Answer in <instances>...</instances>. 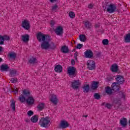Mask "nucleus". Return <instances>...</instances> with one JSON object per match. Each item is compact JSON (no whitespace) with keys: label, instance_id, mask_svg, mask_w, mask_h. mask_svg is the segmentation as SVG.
Segmentation results:
<instances>
[{"label":"nucleus","instance_id":"052dcab7","mask_svg":"<svg viewBox=\"0 0 130 130\" xmlns=\"http://www.w3.org/2000/svg\"><path fill=\"white\" fill-rule=\"evenodd\" d=\"M85 116L86 117H88V115H85V116Z\"/></svg>","mask_w":130,"mask_h":130},{"label":"nucleus","instance_id":"5701e85b","mask_svg":"<svg viewBox=\"0 0 130 130\" xmlns=\"http://www.w3.org/2000/svg\"><path fill=\"white\" fill-rule=\"evenodd\" d=\"M54 71L55 72H56V73H61V72H62V66H61L60 64L56 66Z\"/></svg>","mask_w":130,"mask_h":130},{"label":"nucleus","instance_id":"9b49d317","mask_svg":"<svg viewBox=\"0 0 130 130\" xmlns=\"http://www.w3.org/2000/svg\"><path fill=\"white\" fill-rule=\"evenodd\" d=\"M11 39L10 37L8 36H2L0 35V45H4L5 44V40L9 41Z\"/></svg>","mask_w":130,"mask_h":130},{"label":"nucleus","instance_id":"f257e3e1","mask_svg":"<svg viewBox=\"0 0 130 130\" xmlns=\"http://www.w3.org/2000/svg\"><path fill=\"white\" fill-rule=\"evenodd\" d=\"M37 39L41 44V48L47 44L48 41H50V37L48 35H45L41 32H38L36 35Z\"/></svg>","mask_w":130,"mask_h":130},{"label":"nucleus","instance_id":"c756f323","mask_svg":"<svg viewBox=\"0 0 130 130\" xmlns=\"http://www.w3.org/2000/svg\"><path fill=\"white\" fill-rule=\"evenodd\" d=\"M79 39L82 42H85L87 40V37L85 35H80L79 36Z\"/></svg>","mask_w":130,"mask_h":130},{"label":"nucleus","instance_id":"72a5a7b5","mask_svg":"<svg viewBox=\"0 0 130 130\" xmlns=\"http://www.w3.org/2000/svg\"><path fill=\"white\" fill-rule=\"evenodd\" d=\"M17 75V70H13L10 71V73L9 74L10 77H16Z\"/></svg>","mask_w":130,"mask_h":130},{"label":"nucleus","instance_id":"de8ad7c7","mask_svg":"<svg viewBox=\"0 0 130 130\" xmlns=\"http://www.w3.org/2000/svg\"><path fill=\"white\" fill-rule=\"evenodd\" d=\"M11 81L13 83H17V82H18V79L17 78H11Z\"/></svg>","mask_w":130,"mask_h":130},{"label":"nucleus","instance_id":"6e6d98bb","mask_svg":"<svg viewBox=\"0 0 130 130\" xmlns=\"http://www.w3.org/2000/svg\"><path fill=\"white\" fill-rule=\"evenodd\" d=\"M25 121H26V122H30V119H25Z\"/></svg>","mask_w":130,"mask_h":130},{"label":"nucleus","instance_id":"6ab92c4d","mask_svg":"<svg viewBox=\"0 0 130 130\" xmlns=\"http://www.w3.org/2000/svg\"><path fill=\"white\" fill-rule=\"evenodd\" d=\"M60 51L62 53H69L70 49H69V47L64 45L61 47Z\"/></svg>","mask_w":130,"mask_h":130},{"label":"nucleus","instance_id":"b1692460","mask_svg":"<svg viewBox=\"0 0 130 130\" xmlns=\"http://www.w3.org/2000/svg\"><path fill=\"white\" fill-rule=\"evenodd\" d=\"M117 98H118L119 99H120V100H121V99H122V98L123 99H125V94L123 92L120 91V92H118L117 95Z\"/></svg>","mask_w":130,"mask_h":130},{"label":"nucleus","instance_id":"a211bd4d","mask_svg":"<svg viewBox=\"0 0 130 130\" xmlns=\"http://www.w3.org/2000/svg\"><path fill=\"white\" fill-rule=\"evenodd\" d=\"M0 70L1 72H8L9 70H10V67L9 65L5 64H2L0 67Z\"/></svg>","mask_w":130,"mask_h":130},{"label":"nucleus","instance_id":"4c0bfd02","mask_svg":"<svg viewBox=\"0 0 130 130\" xmlns=\"http://www.w3.org/2000/svg\"><path fill=\"white\" fill-rule=\"evenodd\" d=\"M28 61L29 63H37V62H38V61H37V59L34 57H32V58H30Z\"/></svg>","mask_w":130,"mask_h":130},{"label":"nucleus","instance_id":"bf43d9fd","mask_svg":"<svg viewBox=\"0 0 130 130\" xmlns=\"http://www.w3.org/2000/svg\"><path fill=\"white\" fill-rule=\"evenodd\" d=\"M72 51H74V52L76 51V49H74Z\"/></svg>","mask_w":130,"mask_h":130},{"label":"nucleus","instance_id":"37998d69","mask_svg":"<svg viewBox=\"0 0 130 130\" xmlns=\"http://www.w3.org/2000/svg\"><path fill=\"white\" fill-rule=\"evenodd\" d=\"M103 45H108L109 43V41L108 39H104L102 41Z\"/></svg>","mask_w":130,"mask_h":130},{"label":"nucleus","instance_id":"5fc2aeb1","mask_svg":"<svg viewBox=\"0 0 130 130\" xmlns=\"http://www.w3.org/2000/svg\"><path fill=\"white\" fill-rule=\"evenodd\" d=\"M95 28H99L100 27V25L96 24L94 26Z\"/></svg>","mask_w":130,"mask_h":130},{"label":"nucleus","instance_id":"c9c22d12","mask_svg":"<svg viewBox=\"0 0 130 130\" xmlns=\"http://www.w3.org/2000/svg\"><path fill=\"white\" fill-rule=\"evenodd\" d=\"M44 103H42L38 105L37 108H38L39 110H40V111H41V110H43V109H44Z\"/></svg>","mask_w":130,"mask_h":130},{"label":"nucleus","instance_id":"ddd939ff","mask_svg":"<svg viewBox=\"0 0 130 130\" xmlns=\"http://www.w3.org/2000/svg\"><path fill=\"white\" fill-rule=\"evenodd\" d=\"M93 54V51L90 49L87 50L84 53V55L86 58H92Z\"/></svg>","mask_w":130,"mask_h":130},{"label":"nucleus","instance_id":"0eeeda50","mask_svg":"<svg viewBox=\"0 0 130 130\" xmlns=\"http://www.w3.org/2000/svg\"><path fill=\"white\" fill-rule=\"evenodd\" d=\"M115 80L117 82L116 83L119 85H123V84H124V82H125L123 76L121 75H117L115 78Z\"/></svg>","mask_w":130,"mask_h":130},{"label":"nucleus","instance_id":"13d9d810","mask_svg":"<svg viewBox=\"0 0 130 130\" xmlns=\"http://www.w3.org/2000/svg\"><path fill=\"white\" fill-rule=\"evenodd\" d=\"M3 61V58H0V62H2Z\"/></svg>","mask_w":130,"mask_h":130},{"label":"nucleus","instance_id":"1a4fd4ad","mask_svg":"<svg viewBox=\"0 0 130 130\" xmlns=\"http://www.w3.org/2000/svg\"><path fill=\"white\" fill-rule=\"evenodd\" d=\"M21 26L25 30H29L30 29V21L27 20H24L22 21Z\"/></svg>","mask_w":130,"mask_h":130},{"label":"nucleus","instance_id":"cd10ccee","mask_svg":"<svg viewBox=\"0 0 130 130\" xmlns=\"http://www.w3.org/2000/svg\"><path fill=\"white\" fill-rule=\"evenodd\" d=\"M84 26L85 28H87V29H90V28H92V23L90 22V21L87 20L84 22Z\"/></svg>","mask_w":130,"mask_h":130},{"label":"nucleus","instance_id":"aec40b11","mask_svg":"<svg viewBox=\"0 0 130 130\" xmlns=\"http://www.w3.org/2000/svg\"><path fill=\"white\" fill-rule=\"evenodd\" d=\"M110 70L112 72L117 73V72L118 71V66H117V64L116 63L113 64L111 66Z\"/></svg>","mask_w":130,"mask_h":130},{"label":"nucleus","instance_id":"9d476101","mask_svg":"<svg viewBox=\"0 0 130 130\" xmlns=\"http://www.w3.org/2000/svg\"><path fill=\"white\" fill-rule=\"evenodd\" d=\"M54 32L56 35L60 36L63 34V28L61 26H57L55 29H54Z\"/></svg>","mask_w":130,"mask_h":130},{"label":"nucleus","instance_id":"49530a36","mask_svg":"<svg viewBox=\"0 0 130 130\" xmlns=\"http://www.w3.org/2000/svg\"><path fill=\"white\" fill-rule=\"evenodd\" d=\"M94 6H95V5L90 3L88 5V9H93V8H94Z\"/></svg>","mask_w":130,"mask_h":130},{"label":"nucleus","instance_id":"20e7f679","mask_svg":"<svg viewBox=\"0 0 130 130\" xmlns=\"http://www.w3.org/2000/svg\"><path fill=\"white\" fill-rule=\"evenodd\" d=\"M48 117L41 118V119L39 121V124L42 127L47 128L48 127V124L50 123V120L48 119Z\"/></svg>","mask_w":130,"mask_h":130},{"label":"nucleus","instance_id":"8fccbe9b","mask_svg":"<svg viewBox=\"0 0 130 130\" xmlns=\"http://www.w3.org/2000/svg\"><path fill=\"white\" fill-rule=\"evenodd\" d=\"M106 107L108 109H110L111 108V105L110 104H106Z\"/></svg>","mask_w":130,"mask_h":130},{"label":"nucleus","instance_id":"a18cd8bd","mask_svg":"<svg viewBox=\"0 0 130 130\" xmlns=\"http://www.w3.org/2000/svg\"><path fill=\"white\" fill-rule=\"evenodd\" d=\"M83 46H84L83 44H78L77 45V46H76V48L77 49H81V48H82V47H83Z\"/></svg>","mask_w":130,"mask_h":130},{"label":"nucleus","instance_id":"393cba45","mask_svg":"<svg viewBox=\"0 0 130 130\" xmlns=\"http://www.w3.org/2000/svg\"><path fill=\"white\" fill-rule=\"evenodd\" d=\"M11 105L10 106L11 108H12L13 111H16V102L14 99H12L11 101H10Z\"/></svg>","mask_w":130,"mask_h":130},{"label":"nucleus","instance_id":"dca6fc26","mask_svg":"<svg viewBox=\"0 0 130 130\" xmlns=\"http://www.w3.org/2000/svg\"><path fill=\"white\" fill-rule=\"evenodd\" d=\"M70 126V124L66 120H62L60 123V128H67Z\"/></svg>","mask_w":130,"mask_h":130},{"label":"nucleus","instance_id":"4468645a","mask_svg":"<svg viewBox=\"0 0 130 130\" xmlns=\"http://www.w3.org/2000/svg\"><path fill=\"white\" fill-rule=\"evenodd\" d=\"M26 102L29 106L33 105L35 103V100L33 96H28L26 100Z\"/></svg>","mask_w":130,"mask_h":130},{"label":"nucleus","instance_id":"58836bf2","mask_svg":"<svg viewBox=\"0 0 130 130\" xmlns=\"http://www.w3.org/2000/svg\"><path fill=\"white\" fill-rule=\"evenodd\" d=\"M93 97L94 99H96L97 100H99L101 98V95L99 94L98 93H95L93 95Z\"/></svg>","mask_w":130,"mask_h":130},{"label":"nucleus","instance_id":"ea45409f","mask_svg":"<svg viewBox=\"0 0 130 130\" xmlns=\"http://www.w3.org/2000/svg\"><path fill=\"white\" fill-rule=\"evenodd\" d=\"M58 9V6L57 4H55L54 6L52 7L51 10L52 12H56V10Z\"/></svg>","mask_w":130,"mask_h":130},{"label":"nucleus","instance_id":"7ed1b4c3","mask_svg":"<svg viewBox=\"0 0 130 130\" xmlns=\"http://www.w3.org/2000/svg\"><path fill=\"white\" fill-rule=\"evenodd\" d=\"M67 74L69 75L70 78H75L78 75V71L77 69L74 67H69L67 70Z\"/></svg>","mask_w":130,"mask_h":130},{"label":"nucleus","instance_id":"f03ea898","mask_svg":"<svg viewBox=\"0 0 130 130\" xmlns=\"http://www.w3.org/2000/svg\"><path fill=\"white\" fill-rule=\"evenodd\" d=\"M103 9H104L105 11L106 10V12H108L109 14H112V13H114V12H118V9L116 8V6L112 4L106 5L105 6H103Z\"/></svg>","mask_w":130,"mask_h":130},{"label":"nucleus","instance_id":"c85d7f7f","mask_svg":"<svg viewBox=\"0 0 130 130\" xmlns=\"http://www.w3.org/2000/svg\"><path fill=\"white\" fill-rule=\"evenodd\" d=\"M22 41L23 42H28L29 41V39L30 38V36L28 34H26L25 35L22 36Z\"/></svg>","mask_w":130,"mask_h":130},{"label":"nucleus","instance_id":"e433bc0d","mask_svg":"<svg viewBox=\"0 0 130 130\" xmlns=\"http://www.w3.org/2000/svg\"><path fill=\"white\" fill-rule=\"evenodd\" d=\"M17 57V54L15 53H11L9 54V57L11 59H16V57Z\"/></svg>","mask_w":130,"mask_h":130},{"label":"nucleus","instance_id":"39448f33","mask_svg":"<svg viewBox=\"0 0 130 130\" xmlns=\"http://www.w3.org/2000/svg\"><path fill=\"white\" fill-rule=\"evenodd\" d=\"M49 41L47 42V45H44L43 47L41 48L42 49H45V50H47L48 48L49 49H52V50H54L56 48V46L54 44V43L51 42V44H49Z\"/></svg>","mask_w":130,"mask_h":130},{"label":"nucleus","instance_id":"423d86ee","mask_svg":"<svg viewBox=\"0 0 130 130\" xmlns=\"http://www.w3.org/2000/svg\"><path fill=\"white\" fill-rule=\"evenodd\" d=\"M80 86H81V82L79 80H74L73 82L71 83V87L74 90L79 89Z\"/></svg>","mask_w":130,"mask_h":130},{"label":"nucleus","instance_id":"09e8293b","mask_svg":"<svg viewBox=\"0 0 130 130\" xmlns=\"http://www.w3.org/2000/svg\"><path fill=\"white\" fill-rule=\"evenodd\" d=\"M78 52H76L75 53H74V57H75V60H78V58H77V57L78 56Z\"/></svg>","mask_w":130,"mask_h":130},{"label":"nucleus","instance_id":"a878e982","mask_svg":"<svg viewBox=\"0 0 130 130\" xmlns=\"http://www.w3.org/2000/svg\"><path fill=\"white\" fill-rule=\"evenodd\" d=\"M113 102L115 105H118V106H120V105H121V100L118 99V98H115Z\"/></svg>","mask_w":130,"mask_h":130},{"label":"nucleus","instance_id":"412c9836","mask_svg":"<svg viewBox=\"0 0 130 130\" xmlns=\"http://www.w3.org/2000/svg\"><path fill=\"white\" fill-rule=\"evenodd\" d=\"M120 123L124 127L126 126L127 125V119L126 118H123L122 119L120 120Z\"/></svg>","mask_w":130,"mask_h":130},{"label":"nucleus","instance_id":"7c9ffc66","mask_svg":"<svg viewBox=\"0 0 130 130\" xmlns=\"http://www.w3.org/2000/svg\"><path fill=\"white\" fill-rule=\"evenodd\" d=\"M112 88L111 89V88H110V87L109 86H107L106 88V93L108 94V95H111V94H112Z\"/></svg>","mask_w":130,"mask_h":130},{"label":"nucleus","instance_id":"a19ab883","mask_svg":"<svg viewBox=\"0 0 130 130\" xmlns=\"http://www.w3.org/2000/svg\"><path fill=\"white\" fill-rule=\"evenodd\" d=\"M9 90L10 92H11V93H12V92H14L15 94H18V88H17L15 89L10 88H9Z\"/></svg>","mask_w":130,"mask_h":130},{"label":"nucleus","instance_id":"c03bdc74","mask_svg":"<svg viewBox=\"0 0 130 130\" xmlns=\"http://www.w3.org/2000/svg\"><path fill=\"white\" fill-rule=\"evenodd\" d=\"M33 114H34V112L31 110H29L27 112L28 116H32Z\"/></svg>","mask_w":130,"mask_h":130},{"label":"nucleus","instance_id":"864d4df0","mask_svg":"<svg viewBox=\"0 0 130 130\" xmlns=\"http://www.w3.org/2000/svg\"><path fill=\"white\" fill-rule=\"evenodd\" d=\"M50 24H51V26H54V21H53L52 20L51 21Z\"/></svg>","mask_w":130,"mask_h":130},{"label":"nucleus","instance_id":"f704fd0d","mask_svg":"<svg viewBox=\"0 0 130 130\" xmlns=\"http://www.w3.org/2000/svg\"><path fill=\"white\" fill-rule=\"evenodd\" d=\"M30 120L32 122L35 123L36 122H37V121H38V117L37 116V115H34L31 118Z\"/></svg>","mask_w":130,"mask_h":130},{"label":"nucleus","instance_id":"f3484780","mask_svg":"<svg viewBox=\"0 0 130 130\" xmlns=\"http://www.w3.org/2000/svg\"><path fill=\"white\" fill-rule=\"evenodd\" d=\"M99 82L97 81H93V83H91V89L93 91H95V90H97L98 89V87H99Z\"/></svg>","mask_w":130,"mask_h":130},{"label":"nucleus","instance_id":"3c124183","mask_svg":"<svg viewBox=\"0 0 130 130\" xmlns=\"http://www.w3.org/2000/svg\"><path fill=\"white\" fill-rule=\"evenodd\" d=\"M101 55V53L99 52L97 54H96V55L94 56V57H96V58L98 57H100Z\"/></svg>","mask_w":130,"mask_h":130},{"label":"nucleus","instance_id":"2f4dec72","mask_svg":"<svg viewBox=\"0 0 130 130\" xmlns=\"http://www.w3.org/2000/svg\"><path fill=\"white\" fill-rule=\"evenodd\" d=\"M23 94L25 95V97H30L31 96V93L29 91L24 89L23 91Z\"/></svg>","mask_w":130,"mask_h":130},{"label":"nucleus","instance_id":"6e6552de","mask_svg":"<svg viewBox=\"0 0 130 130\" xmlns=\"http://www.w3.org/2000/svg\"><path fill=\"white\" fill-rule=\"evenodd\" d=\"M87 67L90 71L95 70L96 66H95V61L93 60H88L87 62Z\"/></svg>","mask_w":130,"mask_h":130},{"label":"nucleus","instance_id":"473e14b6","mask_svg":"<svg viewBox=\"0 0 130 130\" xmlns=\"http://www.w3.org/2000/svg\"><path fill=\"white\" fill-rule=\"evenodd\" d=\"M19 100L20 101L21 103H24L25 101H26V96L23 94H21L19 97Z\"/></svg>","mask_w":130,"mask_h":130},{"label":"nucleus","instance_id":"603ef678","mask_svg":"<svg viewBox=\"0 0 130 130\" xmlns=\"http://www.w3.org/2000/svg\"><path fill=\"white\" fill-rule=\"evenodd\" d=\"M71 64H72V66H75V64H76V62L75 61V59H71Z\"/></svg>","mask_w":130,"mask_h":130},{"label":"nucleus","instance_id":"2eb2a0df","mask_svg":"<svg viewBox=\"0 0 130 130\" xmlns=\"http://www.w3.org/2000/svg\"><path fill=\"white\" fill-rule=\"evenodd\" d=\"M50 101L54 105H56L57 103H58V100L57 99V97L54 94H52L51 95Z\"/></svg>","mask_w":130,"mask_h":130},{"label":"nucleus","instance_id":"bb28decb","mask_svg":"<svg viewBox=\"0 0 130 130\" xmlns=\"http://www.w3.org/2000/svg\"><path fill=\"white\" fill-rule=\"evenodd\" d=\"M124 40L125 43H129L130 42V33L126 34L125 36H124Z\"/></svg>","mask_w":130,"mask_h":130},{"label":"nucleus","instance_id":"4be33fe9","mask_svg":"<svg viewBox=\"0 0 130 130\" xmlns=\"http://www.w3.org/2000/svg\"><path fill=\"white\" fill-rule=\"evenodd\" d=\"M84 93H89L90 92V85L85 84L82 87Z\"/></svg>","mask_w":130,"mask_h":130},{"label":"nucleus","instance_id":"f8f14e48","mask_svg":"<svg viewBox=\"0 0 130 130\" xmlns=\"http://www.w3.org/2000/svg\"><path fill=\"white\" fill-rule=\"evenodd\" d=\"M111 88L113 91H114L115 92H118V91H119V89H120V85L117 84L116 82H114L111 85Z\"/></svg>","mask_w":130,"mask_h":130},{"label":"nucleus","instance_id":"79ce46f5","mask_svg":"<svg viewBox=\"0 0 130 130\" xmlns=\"http://www.w3.org/2000/svg\"><path fill=\"white\" fill-rule=\"evenodd\" d=\"M69 16L72 19H74V18H75V17H76V14H75V13L74 12L71 11L69 12Z\"/></svg>","mask_w":130,"mask_h":130},{"label":"nucleus","instance_id":"4d7b16f0","mask_svg":"<svg viewBox=\"0 0 130 130\" xmlns=\"http://www.w3.org/2000/svg\"><path fill=\"white\" fill-rule=\"evenodd\" d=\"M57 0H50V3H55Z\"/></svg>","mask_w":130,"mask_h":130}]
</instances>
